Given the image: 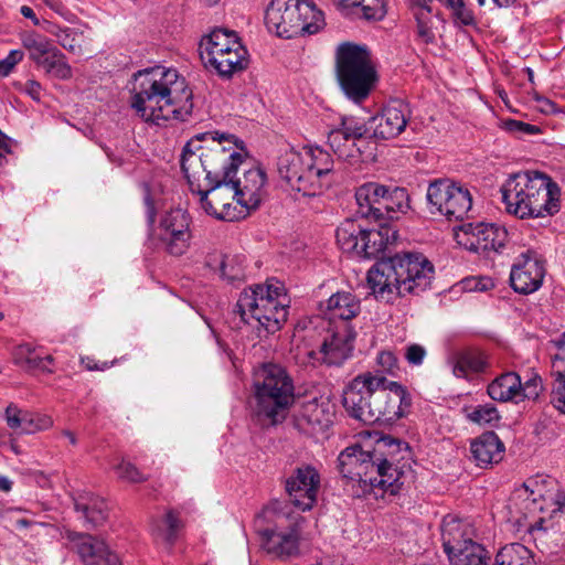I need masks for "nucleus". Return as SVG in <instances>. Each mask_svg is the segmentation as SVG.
I'll return each instance as SVG.
<instances>
[{"label": "nucleus", "instance_id": "1", "mask_svg": "<svg viewBox=\"0 0 565 565\" xmlns=\"http://www.w3.org/2000/svg\"><path fill=\"white\" fill-rule=\"evenodd\" d=\"M131 106L146 121L184 119L193 108L192 90L175 68L154 66L134 75Z\"/></svg>", "mask_w": 565, "mask_h": 565}, {"label": "nucleus", "instance_id": "2", "mask_svg": "<svg viewBox=\"0 0 565 565\" xmlns=\"http://www.w3.org/2000/svg\"><path fill=\"white\" fill-rule=\"evenodd\" d=\"M342 403L350 416L365 424H392L409 412L412 398L402 384L365 372L348 384Z\"/></svg>", "mask_w": 565, "mask_h": 565}, {"label": "nucleus", "instance_id": "3", "mask_svg": "<svg viewBox=\"0 0 565 565\" xmlns=\"http://www.w3.org/2000/svg\"><path fill=\"white\" fill-rule=\"evenodd\" d=\"M247 152L234 135L205 132L186 142L181 154V169L192 192L207 186L212 178L224 175V169L238 168Z\"/></svg>", "mask_w": 565, "mask_h": 565}, {"label": "nucleus", "instance_id": "4", "mask_svg": "<svg viewBox=\"0 0 565 565\" xmlns=\"http://www.w3.org/2000/svg\"><path fill=\"white\" fill-rule=\"evenodd\" d=\"M433 277L434 266L423 254L404 253L379 260L367 271V284L376 298L388 302L395 297L420 294Z\"/></svg>", "mask_w": 565, "mask_h": 565}, {"label": "nucleus", "instance_id": "5", "mask_svg": "<svg viewBox=\"0 0 565 565\" xmlns=\"http://www.w3.org/2000/svg\"><path fill=\"white\" fill-rule=\"evenodd\" d=\"M508 213L519 218L544 217L559 211V188L539 171L511 174L501 186Z\"/></svg>", "mask_w": 565, "mask_h": 565}, {"label": "nucleus", "instance_id": "6", "mask_svg": "<svg viewBox=\"0 0 565 565\" xmlns=\"http://www.w3.org/2000/svg\"><path fill=\"white\" fill-rule=\"evenodd\" d=\"M277 170L292 190L313 196L329 188L333 160L318 147H303L300 150L291 148L279 156Z\"/></svg>", "mask_w": 565, "mask_h": 565}, {"label": "nucleus", "instance_id": "7", "mask_svg": "<svg viewBox=\"0 0 565 565\" xmlns=\"http://www.w3.org/2000/svg\"><path fill=\"white\" fill-rule=\"evenodd\" d=\"M288 298L282 282L268 279L265 284L244 289L237 299L235 313L241 320L267 333H275L288 318Z\"/></svg>", "mask_w": 565, "mask_h": 565}, {"label": "nucleus", "instance_id": "8", "mask_svg": "<svg viewBox=\"0 0 565 565\" xmlns=\"http://www.w3.org/2000/svg\"><path fill=\"white\" fill-rule=\"evenodd\" d=\"M255 415L265 425L285 420L295 402L294 380L279 364H264L254 376Z\"/></svg>", "mask_w": 565, "mask_h": 565}, {"label": "nucleus", "instance_id": "9", "mask_svg": "<svg viewBox=\"0 0 565 565\" xmlns=\"http://www.w3.org/2000/svg\"><path fill=\"white\" fill-rule=\"evenodd\" d=\"M335 77L350 100L361 104L375 88L379 75L366 45L344 42L335 51Z\"/></svg>", "mask_w": 565, "mask_h": 565}, {"label": "nucleus", "instance_id": "10", "mask_svg": "<svg viewBox=\"0 0 565 565\" xmlns=\"http://www.w3.org/2000/svg\"><path fill=\"white\" fill-rule=\"evenodd\" d=\"M265 23L270 32L286 39L316 34L326 25L322 11L306 0H271Z\"/></svg>", "mask_w": 565, "mask_h": 565}, {"label": "nucleus", "instance_id": "11", "mask_svg": "<svg viewBox=\"0 0 565 565\" xmlns=\"http://www.w3.org/2000/svg\"><path fill=\"white\" fill-rule=\"evenodd\" d=\"M441 537L451 565H487L486 550L475 542V529L468 522L446 516Z\"/></svg>", "mask_w": 565, "mask_h": 565}, {"label": "nucleus", "instance_id": "12", "mask_svg": "<svg viewBox=\"0 0 565 565\" xmlns=\"http://www.w3.org/2000/svg\"><path fill=\"white\" fill-rule=\"evenodd\" d=\"M338 461L342 477L360 488L358 495L381 489L380 468L374 460L373 449H363L358 444L349 446L340 452Z\"/></svg>", "mask_w": 565, "mask_h": 565}, {"label": "nucleus", "instance_id": "13", "mask_svg": "<svg viewBox=\"0 0 565 565\" xmlns=\"http://www.w3.org/2000/svg\"><path fill=\"white\" fill-rule=\"evenodd\" d=\"M373 449L374 460L380 468L381 490L396 493L403 484L404 466L398 463L408 459L409 447L406 443L391 436L380 438Z\"/></svg>", "mask_w": 565, "mask_h": 565}, {"label": "nucleus", "instance_id": "14", "mask_svg": "<svg viewBox=\"0 0 565 565\" xmlns=\"http://www.w3.org/2000/svg\"><path fill=\"white\" fill-rule=\"evenodd\" d=\"M190 224L191 217L186 211L172 209L161 216L158 226L152 230V236L166 253L181 256L190 247Z\"/></svg>", "mask_w": 565, "mask_h": 565}, {"label": "nucleus", "instance_id": "15", "mask_svg": "<svg viewBox=\"0 0 565 565\" xmlns=\"http://www.w3.org/2000/svg\"><path fill=\"white\" fill-rule=\"evenodd\" d=\"M426 195L429 204L448 220H462L472 206V196L469 190L450 180L431 182Z\"/></svg>", "mask_w": 565, "mask_h": 565}, {"label": "nucleus", "instance_id": "16", "mask_svg": "<svg viewBox=\"0 0 565 565\" xmlns=\"http://www.w3.org/2000/svg\"><path fill=\"white\" fill-rule=\"evenodd\" d=\"M456 242L466 249L489 256L504 247L508 239L505 228L491 223H465L455 228Z\"/></svg>", "mask_w": 565, "mask_h": 565}, {"label": "nucleus", "instance_id": "17", "mask_svg": "<svg viewBox=\"0 0 565 565\" xmlns=\"http://www.w3.org/2000/svg\"><path fill=\"white\" fill-rule=\"evenodd\" d=\"M238 168L224 169V175L212 178L207 186L195 190L200 195V202L203 210L209 214L221 220H232L235 214L232 213V204L237 202V192L232 184V174Z\"/></svg>", "mask_w": 565, "mask_h": 565}, {"label": "nucleus", "instance_id": "18", "mask_svg": "<svg viewBox=\"0 0 565 565\" xmlns=\"http://www.w3.org/2000/svg\"><path fill=\"white\" fill-rule=\"evenodd\" d=\"M355 335L356 333L350 323L335 326L324 338L319 350L310 351L308 356L312 364L339 366L351 356Z\"/></svg>", "mask_w": 565, "mask_h": 565}, {"label": "nucleus", "instance_id": "19", "mask_svg": "<svg viewBox=\"0 0 565 565\" xmlns=\"http://www.w3.org/2000/svg\"><path fill=\"white\" fill-rule=\"evenodd\" d=\"M260 545L265 553L275 559L286 561L299 554L300 526L297 521L284 527L277 524L274 529L260 532Z\"/></svg>", "mask_w": 565, "mask_h": 565}, {"label": "nucleus", "instance_id": "20", "mask_svg": "<svg viewBox=\"0 0 565 565\" xmlns=\"http://www.w3.org/2000/svg\"><path fill=\"white\" fill-rule=\"evenodd\" d=\"M412 111L409 105L402 99L390 100L382 111L366 122L373 136L387 140L399 136L406 128Z\"/></svg>", "mask_w": 565, "mask_h": 565}, {"label": "nucleus", "instance_id": "21", "mask_svg": "<svg viewBox=\"0 0 565 565\" xmlns=\"http://www.w3.org/2000/svg\"><path fill=\"white\" fill-rule=\"evenodd\" d=\"M320 475L312 466L298 467L286 479V491L290 502L301 511L310 510L317 502Z\"/></svg>", "mask_w": 565, "mask_h": 565}, {"label": "nucleus", "instance_id": "22", "mask_svg": "<svg viewBox=\"0 0 565 565\" xmlns=\"http://www.w3.org/2000/svg\"><path fill=\"white\" fill-rule=\"evenodd\" d=\"M545 268L539 255L533 250L521 254L510 274L511 287L519 294L536 291L543 281Z\"/></svg>", "mask_w": 565, "mask_h": 565}, {"label": "nucleus", "instance_id": "23", "mask_svg": "<svg viewBox=\"0 0 565 565\" xmlns=\"http://www.w3.org/2000/svg\"><path fill=\"white\" fill-rule=\"evenodd\" d=\"M331 404L326 399L312 398L305 402L295 413V427L308 435L322 433L333 422Z\"/></svg>", "mask_w": 565, "mask_h": 565}, {"label": "nucleus", "instance_id": "24", "mask_svg": "<svg viewBox=\"0 0 565 565\" xmlns=\"http://www.w3.org/2000/svg\"><path fill=\"white\" fill-rule=\"evenodd\" d=\"M361 132H365V129L360 127V121L354 118H343L340 126L328 134V143L340 159L355 163L356 138L361 137Z\"/></svg>", "mask_w": 565, "mask_h": 565}, {"label": "nucleus", "instance_id": "25", "mask_svg": "<svg viewBox=\"0 0 565 565\" xmlns=\"http://www.w3.org/2000/svg\"><path fill=\"white\" fill-rule=\"evenodd\" d=\"M241 42L236 32L216 28L204 35L199 44L200 57L205 67L214 68L226 52Z\"/></svg>", "mask_w": 565, "mask_h": 565}, {"label": "nucleus", "instance_id": "26", "mask_svg": "<svg viewBox=\"0 0 565 565\" xmlns=\"http://www.w3.org/2000/svg\"><path fill=\"white\" fill-rule=\"evenodd\" d=\"M552 376L551 404L565 414V331L550 341Z\"/></svg>", "mask_w": 565, "mask_h": 565}, {"label": "nucleus", "instance_id": "27", "mask_svg": "<svg viewBox=\"0 0 565 565\" xmlns=\"http://www.w3.org/2000/svg\"><path fill=\"white\" fill-rule=\"evenodd\" d=\"M265 182V172L258 167L246 170L241 178H232V184L237 192V204L246 212L257 209L263 198Z\"/></svg>", "mask_w": 565, "mask_h": 565}, {"label": "nucleus", "instance_id": "28", "mask_svg": "<svg viewBox=\"0 0 565 565\" xmlns=\"http://www.w3.org/2000/svg\"><path fill=\"white\" fill-rule=\"evenodd\" d=\"M541 498L542 495L531 488V482L515 488L507 507L510 520L521 525L529 516H534L542 512Z\"/></svg>", "mask_w": 565, "mask_h": 565}, {"label": "nucleus", "instance_id": "29", "mask_svg": "<svg viewBox=\"0 0 565 565\" xmlns=\"http://www.w3.org/2000/svg\"><path fill=\"white\" fill-rule=\"evenodd\" d=\"M73 543L85 565H119L118 556L108 550L104 541L88 534H76Z\"/></svg>", "mask_w": 565, "mask_h": 565}, {"label": "nucleus", "instance_id": "30", "mask_svg": "<svg viewBox=\"0 0 565 565\" xmlns=\"http://www.w3.org/2000/svg\"><path fill=\"white\" fill-rule=\"evenodd\" d=\"M504 445L493 431L481 434L470 443V451L479 467H489L502 460Z\"/></svg>", "mask_w": 565, "mask_h": 565}, {"label": "nucleus", "instance_id": "31", "mask_svg": "<svg viewBox=\"0 0 565 565\" xmlns=\"http://www.w3.org/2000/svg\"><path fill=\"white\" fill-rule=\"evenodd\" d=\"M321 310L330 320H341L340 324L349 323L360 313L361 301L350 291H338L321 303Z\"/></svg>", "mask_w": 565, "mask_h": 565}, {"label": "nucleus", "instance_id": "32", "mask_svg": "<svg viewBox=\"0 0 565 565\" xmlns=\"http://www.w3.org/2000/svg\"><path fill=\"white\" fill-rule=\"evenodd\" d=\"M386 193V186L376 182H367L358 188L355 199L356 214L361 218L381 221V204Z\"/></svg>", "mask_w": 565, "mask_h": 565}, {"label": "nucleus", "instance_id": "33", "mask_svg": "<svg viewBox=\"0 0 565 565\" xmlns=\"http://www.w3.org/2000/svg\"><path fill=\"white\" fill-rule=\"evenodd\" d=\"M397 234L390 226L380 225L379 228H367L364 226V233L361 238L359 257L379 258L388 244L396 241Z\"/></svg>", "mask_w": 565, "mask_h": 565}, {"label": "nucleus", "instance_id": "34", "mask_svg": "<svg viewBox=\"0 0 565 565\" xmlns=\"http://www.w3.org/2000/svg\"><path fill=\"white\" fill-rule=\"evenodd\" d=\"M487 369V356L478 349H465L454 356L452 373L458 379H468L471 374Z\"/></svg>", "mask_w": 565, "mask_h": 565}, {"label": "nucleus", "instance_id": "35", "mask_svg": "<svg viewBox=\"0 0 565 565\" xmlns=\"http://www.w3.org/2000/svg\"><path fill=\"white\" fill-rule=\"evenodd\" d=\"M363 220L360 216L358 218H347L337 228V242L344 253L354 254L359 257L361 238L364 233Z\"/></svg>", "mask_w": 565, "mask_h": 565}, {"label": "nucleus", "instance_id": "36", "mask_svg": "<svg viewBox=\"0 0 565 565\" xmlns=\"http://www.w3.org/2000/svg\"><path fill=\"white\" fill-rule=\"evenodd\" d=\"M519 388H521L520 375L515 372H505L488 385L487 393L497 402H518Z\"/></svg>", "mask_w": 565, "mask_h": 565}, {"label": "nucleus", "instance_id": "37", "mask_svg": "<svg viewBox=\"0 0 565 565\" xmlns=\"http://www.w3.org/2000/svg\"><path fill=\"white\" fill-rule=\"evenodd\" d=\"M248 65V52L246 47L238 42L230 49L216 66L213 68L221 77L230 78L234 74L244 71Z\"/></svg>", "mask_w": 565, "mask_h": 565}, {"label": "nucleus", "instance_id": "38", "mask_svg": "<svg viewBox=\"0 0 565 565\" xmlns=\"http://www.w3.org/2000/svg\"><path fill=\"white\" fill-rule=\"evenodd\" d=\"M205 263L212 269H217L222 278L228 281L241 280L244 277L242 262L236 256L215 250L206 256Z\"/></svg>", "mask_w": 565, "mask_h": 565}, {"label": "nucleus", "instance_id": "39", "mask_svg": "<svg viewBox=\"0 0 565 565\" xmlns=\"http://www.w3.org/2000/svg\"><path fill=\"white\" fill-rule=\"evenodd\" d=\"M75 510L82 512L93 526L103 524L107 518V507L103 499L92 493L81 495L75 501Z\"/></svg>", "mask_w": 565, "mask_h": 565}, {"label": "nucleus", "instance_id": "40", "mask_svg": "<svg viewBox=\"0 0 565 565\" xmlns=\"http://www.w3.org/2000/svg\"><path fill=\"white\" fill-rule=\"evenodd\" d=\"M22 46L28 51L29 58L36 66L52 53L56 47L47 38L36 32H23L20 35Z\"/></svg>", "mask_w": 565, "mask_h": 565}, {"label": "nucleus", "instance_id": "41", "mask_svg": "<svg viewBox=\"0 0 565 565\" xmlns=\"http://www.w3.org/2000/svg\"><path fill=\"white\" fill-rule=\"evenodd\" d=\"M409 195L404 188L386 186L381 204V220L395 218L397 213H406L409 210Z\"/></svg>", "mask_w": 565, "mask_h": 565}, {"label": "nucleus", "instance_id": "42", "mask_svg": "<svg viewBox=\"0 0 565 565\" xmlns=\"http://www.w3.org/2000/svg\"><path fill=\"white\" fill-rule=\"evenodd\" d=\"M532 552L520 543L502 547L495 555L494 565H533Z\"/></svg>", "mask_w": 565, "mask_h": 565}, {"label": "nucleus", "instance_id": "43", "mask_svg": "<svg viewBox=\"0 0 565 565\" xmlns=\"http://www.w3.org/2000/svg\"><path fill=\"white\" fill-rule=\"evenodd\" d=\"M38 67L44 70L49 76L54 78L68 79L72 77V68L65 55L57 47Z\"/></svg>", "mask_w": 565, "mask_h": 565}, {"label": "nucleus", "instance_id": "44", "mask_svg": "<svg viewBox=\"0 0 565 565\" xmlns=\"http://www.w3.org/2000/svg\"><path fill=\"white\" fill-rule=\"evenodd\" d=\"M360 127L365 129V132H361V137L356 138V162L374 161L377 152V140L381 139L373 136L367 122H360Z\"/></svg>", "mask_w": 565, "mask_h": 565}, {"label": "nucleus", "instance_id": "45", "mask_svg": "<svg viewBox=\"0 0 565 565\" xmlns=\"http://www.w3.org/2000/svg\"><path fill=\"white\" fill-rule=\"evenodd\" d=\"M15 361L29 370H46L45 362L52 363V355L41 356L31 344H21L17 348Z\"/></svg>", "mask_w": 565, "mask_h": 565}, {"label": "nucleus", "instance_id": "46", "mask_svg": "<svg viewBox=\"0 0 565 565\" xmlns=\"http://www.w3.org/2000/svg\"><path fill=\"white\" fill-rule=\"evenodd\" d=\"M366 21H381L387 13L386 0H358V7L352 11Z\"/></svg>", "mask_w": 565, "mask_h": 565}, {"label": "nucleus", "instance_id": "47", "mask_svg": "<svg viewBox=\"0 0 565 565\" xmlns=\"http://www.w3.org/2000/svg\"><path fill=\"white\" fill-rule=\"evenodd\" d=\"M414 15L417 22V36L425 43L435 42L434 32V15L430 8H420L414 11Z\"/></svg>", "mask_w": 565, "mask_h": 565}, {"label": "nucleus", "instance_id": "48", "mask_svg": "<svg viewBox=\"0 0 565 565\" xmlns=\"http://www.w3.org/2000/svg\"><path fill=\"white\" fill-rule=\"evenodd\" d=\"M467 418L478 425H493L499 422L500 415L495 406L486 404L475 407Z\"/></svg>", "mask_w": 565, "mask_h": 565}, {"label": "nucleus", "instance_id": "49", "mask_svg": "<svg viewBox=\"0 0 565 565\" xmlns=\"http://www.w3.org/2000/svg\"><path fill=\"white\" fill-rule=\"evenodd\" d=\"M446 3L457 24L471 25L475 23L473 13L466 7L463 0H446Z\"/></svg>", "mask_w": 565, "mask_h": 565}, {"label": "nucleus", "instance_id": "50", "mask_svg": "<svg viewBox=\"0 0 565 565\" xmlns=\"http://www.w3.org/2000/svg\"><path fill=\"white\" fill-rule=\"evenodd\" d=\"M115 470L118 478L127 482L140 483L147 480V477L134 463L124 459L115 466Z\"/></svg>", "mask_w": 565, "mask_h": 565}, {"label": "nucleus", "instance_id": "51", "mask_svg": "<svg viewBox=\"0 0 565 565\" xmlns=\"http://www.w3.org/2000/svg\"><path fill=\"white\" fill-rule=\"evenodd\" d=\"M543 390L542 379L534 374L524 383L521 382V388L518 390V402L523 399H536Z\"/></svg>", "mask_w": 565, "mask_h": 565}, {"label": "nucleus", "instance_id": "52", "mask_svg": "<svg viewBox=\"0 0 565 565\" xmlns=\"http://www.w3.org/2000/svg\"><path fill=\"white\" fill-rule=\"evenodd\" d=\"M52 425L50 418L35 417L33 414L23 411L21 431L24 434H32L36 430L46 429Z\"/></svg>", "mask_w": 565, "mask_h": 565}, {"label": "nucleus", "instance_id": "53", "mask_svg": "<svg viewBox=\"0 0 565 565\" xmlns=\"http://www.w3.org/2000/svg\"><path fill=\"white\" fill-rule=\"evenodd\" d=\"M503 128L515 136L536 135L541 131L539 126L523 122L515 119H508L503 122Z\"/></svg>", "mask_w": 565, "mask_h": 565}, {"label": "nucleus", "instance_id": "54", "mask_svg": "<svg viewBox=\"0 0 565 565\" xmlns=\"http://www.w3.org/2000/svg\"><path fill=\"white\" fill-rule=\"evenodd\" d=\"M427 355L426 349L418 343H411L405 347L404 356L408 364L419 366Z\"/></svg>", "mask_w": 565, "mask_h": 565}, {"label": "nucleus", "instance_id": "55", "mask_svg": "<svg viewBox=\"0 0 565 565\" xmlns=\"http://www.w3.org/2000/svg\"><path fill=\"white\" fill-rule=\"evenodd\" d=\"M164 523L167 525V531L162 533V539L167 543L172 544L177 537L179 529L182 526L181 521L174 512L169 511L166 514ZM159 535H161V533Z\"/></svg>", "mask_w": 565, "mask_h": 565}, {"label": "nucleus", "instance_id": "56", "mask_svg": "<svg viewBox=\"0 0 565 565\" xmlns=\"http://www.w3.org/2000/svg\"><path fill=\"white\" fill-rule=\"evenodd\" d=\"M23 56L24 53L21 50L10 51L3 60H0V75L8 76L14 66L22 61Z\"/></svg>", "mask_w": 565, "mask_h": 565}, {"label": "nucleus", "instance_id": "57", "mask_svg": "<svg viewBox=\"0 0 565 565\" xmlns=\"http://www.w3.org/2000/svg\"><path fill=\"white\" fill-rule=\"evenodd\" d=\"M57 42L64 49L74 52L76 49L79 47L75 33L71 29H60L56 33Z\"/></svg>", "mask_w": 565, "mask_h": 565}, {"label": "nucleus", "instance_id": "58", "mask_svg": "<svg viewBox=\"0 0 565 565\" xmlns=\"http://www.w3.org/2000/svg\"><path fill=\"white\" fill-rule=\"evenodd\" d=\"M376 362L383 372L393 374L397 370V359L391 351H382L377 354Z\"/></svg>", "mask_w": 565, "mask_h": 565}, {"label": "nucleus", "instance_id": "59", "mask_svg": "<svg viewBox=\"0 0 565 565\" xmlns=\"http://www.w3.org/2000/svg\"><path fill=\"white\" fill-rule=\"evenodd\" d=\"M23 411L18 406L10 404L6 409V420L11 429H20L22 426Z\"/></svg>", "mask_w": 565, "mask_h": 565}, {"label": "nucleus", "instance_id": "60", "mask_svg": "<svg viewBox=\"0 0 565 565\" xmlns=\"http://www.w3.org/2000/svg\"><path fill=\"white\" fill-rule=\"evenodd\" d=\"M465 288L469 291H483L492 286V281L489 278H469L465 281Z\"/></svg>", "mask_w": 565, "mask_h": 565}, {"label": "nucleus", "instance_id": "61", "mask_svg": "<svg viewBox=\"0 0 565 565\" xmlns=\"http://www.w3.org/2000/svg\"><path fill=\"white\" fill-rule=\"evenodd\" d=\"M24 92L35 102H40L41 99V92L42 86L39 82L34 79H29L25 83Z\"/></svg>", "mask_w": 565, "mask_h": 565}, {"label": "nucleus", "instance_id": "62", "mask_svg": "<svg viewBox=\"0 0 565 565\" xmlns=\"http://www.w3.org/2000/svg\"><path fill=\"white\" fill-rule=\"evenodd\" d=\"M334 7L342 12H351L358 7V0H331Z\"/></svg>", "mask_w": 565, "mask_h": 565}, {"label": "nucleus", "instance_id": "63", "mask_svg": "<svg viewBox=\"0 0 565 565\" xmlns=\"http://www.w3.org/2000/svg\"><path fill=\"white\" fill-rule=\"evenodd\" d=\"M145 204H146V215L149 226H152L156 218V209L154 203L151 199V196L148 194L145 198Z\"/></svg>", "mask_w": 565, "mask_h": 565}, {"label": "nucleus", "instance_id": "64", "mask_svg": "<svg viewBox=\"0 0 565 565\" xmlns=\"http://www.w3.org/2000/svg\"><path fill=\"white\" fill-rule=\"evenodd\" d=\"M82 363L88 371H104L109 367L107 362H103L102 364L96 363L90 358L82 359Z\"/></svg>", "mask_w": 565, "mask_h": 565}]
</instances>
